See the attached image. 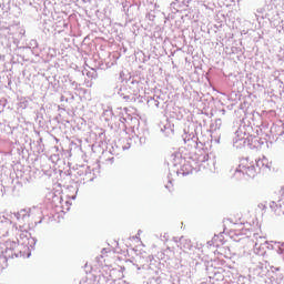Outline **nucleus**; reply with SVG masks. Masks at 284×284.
Here are the masks:
<instances>
[{"mask_svg":"<svg viewBox=\"0 0 284 284\" xmlns=\"http://www.w3.org/2000/svg\"><path fill=\"white\" fill-rule=\"evenodd\" d=\"M239 168L243 174H246V176H250V179H254V176H256V166H254V164H252L248 160H242Z\"/></svg>","mask_w":284,"mask_h":284,"instance_id":"nucleus-1","label":"nucleus"},{"mask_svg":"<svg viewBox=\"0 0 284 284\" xmlns=\"http://www.w3.org/2000/svg\"><path fill=\"white\" fill-rule=\"evenodd\" d=\"M239 230H243V224H240V225H239Z\"/></svg>","mask_w":284,"mask_h":284,"instance_id":"nucleus-5","label":"nucleus"},{"mask_svg":"<svg viewBox=\"0 0 284 284\" xmlns=\"http://www.w3.org/2000/svg\"><path fill=\"white\" fill-rule=\"evenodd\" d=\"M255 252L256 254H261V255L265 254V252L261 251V246H258V243L255 244Z\"/></svg>","mask_w":284,"mask_h":284,"instance_id":"nucleus-4","label":"nucleus"},{"mask_svg":"<svg viewBox=\"0 0 284 284\" xmlns=\"http://www.w3.org/2000/svg\"><path fill=\"white\" fill-rule=\"evenodd\" d=\"M17 247V242L8 241L7 242V250H14Z\"/></svg>","mask_w":284,"mask_h":284,"instance_id":"nucleus-2","label":"nucleus"},{"mask_svg":"<svg viewBox=\"0 0 284 284\" xmlns=\"http://www.w3.org/2000/svg\"><path fill=\"white\" fill-rule=\"evenodd\" d=\"M183 172L190 173L192 172V166L190 164H184L182 166Z\"/></svg>","mask_w":284,"mask_h":284,"instance_id":"nucleus-3","label":"nucleus"}]
</instances>
